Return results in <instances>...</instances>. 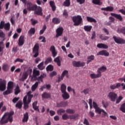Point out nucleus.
Returning a JSON list of instances; mask_svg holds the SVG:
<instances>
[{
  "label": "nucleus",
  "instance_id": "6e6552de",
  "mask_svg": "<svg viewBox=\"0 0 125 125\" xmlns=\"http://www.w3.org/2000/svg\"><path fill=\"white\" fill-rule=\"evenodd\" d=\"M113 39L116 43H118L119 44H125V40L120 38V37H117L116 36H113Z\"/></svg>",
  "mask_w": 125,
  "mask_h": 125
},
{
  "label": "nucleus",
  "instance_id": "09e8293b",
  "mask_svg": "<svg viewBox=\"0 0 125 125\" xmlns=\"http://www.w3.org/2000/svg\"><path fill=\"white\" fill-rule=\"evenodd\" d=\"M70 4H71L70 0H65V1L63 2L64 6H70Z\"/></svg>",
  "mask_w": 125,
  "mask_h": 125
},
{
  "label": "nucleus",
  "instance_id": "603ef678",
  "mask_svg": "<svg viewBox=\"0 0 125 125\" xmlns=\"http://www.w3.org/2000/svg\"><path fill=\"white\" fill-rule=\"evenodd\" d=\"M62 77H65L66 76V78L69 77V75H68V71L67 70H64L62 72Z\"/></svg>",
  "mask_w": 125,
  "mask_h": 125
},
{
  "label": "nucleus",
  "instance_id": "412c9836",
  "mask_svg": "<svg viewBox=\"0 0 125 125\" xmlns=\"http://www.w3.org/2000/svg\"><path fill=\"white\" fill-rule=\"evenodd\" d=\"M121 86V83H118L116 84L110 85V88L111 89H116V88H119Z\"/></svg>",
  "mask_w": 125,
  "mask_h": 125
},
{
  "label": "nucleus",
  "instance_id": "f704fd0d",
  "mask_svg": "<svg viewBox=\"0 0 125 125\" xmlns=\"http://www.w3.org/2000/svg\"><path fill=\"white\" fill-rule=\"evenodd\" d=\"M37 104H38V102H34L33 103V109H34V110H36V111L40 112V109H39V107L37 106Z\"/></svg>",
  "mask_w": 125,
  "mask_h": 125
},
{
  "label": "nucleus",
  "instance_id": "dca6fc26",
  "mask_svg": "<svg viewBox=\"0 0 125 125\" xmlns=\"http://www.w3.org/2000/svg\"><path fill=\"white\" fill-rule=\"evenodd\" d=\"M62 93V96L64 100H67V99H69V98H70V95L69 94V93H68V92H67V91L63 92Z\"/></svg>",
  "mask_w": 125,
  "mask_h": 125
},
{
  "label": "nucleus",
  "instance_id": "c85d7f7f",
  "mask_svg": "<svg viewBox=\"0 0 125 125\" xmlns=\"http://www.w3.org/2000/svg\"><path fill=\"white\" fill-rule=\"evenodd\" d=\"M106 70H107V68H106V67L102 66L98 69L97 73H99L101 76V73H102V72H105Z\"/></svg>",
  "mask_w": 125,
  "mask_h": 125
},
{
  "label": "nucleus",
  "instance_id": "6e6d98bb",
  "mask_svg": "<svg viewBox=\"0 0 125 125\" xmlns=\"http://www.w3.org/2000/svg\"><path fill=\"white\" fill-rule=\"evenodd\" d=\"M46 69L47 71H53V66L52 65H49Z\"/></svg>",
  "mask_w": 125,
  "mask_h": 125
},
{
  "label": "nucleus",
  "instance_id": "72a5a7b5",
  "mask_svg": "<svg viewBox=\"0 0 125 125\" xmlns=\"http://www.w3.org/2000/svg\"><path fill=\"white\" fill-rule=\"evenodd\" d=\"M80 116L79 114H75L72 115H69L70 120H74L75 119H78V117Z\"/></svg>",
  "mask_w": 125,
  "mask_h": 125
},
{
  "label": "nucleus",
  "instance_id": "3c124183",
  "mask_svg": "<svg viewBox=\"0 0 125 125\" xmlns=\"http://www.w3.org/2000/svg\"><path fill=\"white\" fill-rule=\"evenodd\" d=\"M16 107L19 108V109H21L22 108V102L19 101L16 104Z\"/></svg>",
  "mask_w": 125,
  "mask_h": 125
},
{
  "label": "nucleus",
  "instance_id": "f03ea898",
  "mask_svg": "<svg viewBox=\"0 0 125 125\" xmlns=\"http://www.w3.org/2000/svg\"><path fill=\"white\" fill-rule=\"evenodd\" d=\"M32 93V91H29L27 93V95L24 96L23 99L24 109H28L29 107V104L31 103V100L33 97V95L31 94Z\"/></svg>",
  "mask_w": 125,
  "mask_h": 125
},
{
  "label": "nucleus",
  "instance_id": "20e7f679",
  "mask_svg": "<svg viewBox=\"0 0 125 125\" xmlns=\"http://www.w3.org/2000/svg\"><path fill=\"white\" fill-rule=\"evenodd\" d=\"M13 90V82L10 81L8 83L7 89L3 93L4 95H7L12 92Z\"/></svg>",
  "mask_w": 125,
  "mask_h": 125
},
{
  "label": "nucleus",
  "instance_id": "052dcab7",
  "mask_svg": "<svg viewBox=\"0 0 125 125\" xmlns=\"http://www.w3.org/2000/svg\"><path fill=\"white\" fill-rule=\"evenodd\" d=\"M52 61V59L51 57L48 58L46 59L45 63L46 64H48V63H51V62Z\"/></svg>",
  "mask_w": 125,
  "mask_h": 125
},
{
  "label": "nucleus",
  "instance_id": "8fccbe9b",
  "mask_svg": "<svg viewBox=\"0 0 125 125\" xmlns=\"http://www.w3.org/2000/svg\"><path fill=\"white\" fill-rule=\"evenodd\" d=\"M62 120H68V119H70V115H68L67 114H64L62 116Z\"/></svg>",
  "mask_w": 125,
  "mask_h": 125
},
{
  "label": "nucleus",
  "instance_id": "864d4df0",
  "mask_svg": "<svg viewBox=\"0 0 125 125\" xmlns=\"http://www.w3.org/2000/svg\"><path fill=\"white\" fill-rule=\"evenodd\" d=\"M120 110L123 113H125V103H124L122 105H121V106L120 107Z\"/></svg>",
  "mask_w": 125,
  "mask_h": 125
},
{
  "label": "nucleus",
  "instance_id": "1a4fd4ad",
  "mask_svg": "<svg viewBox=\"0 0 125 125\" xmlns=\"http://www.w3.org/2000/svg\"><path fill=\"white\" fill-rule=\"evenodd\" d=\"M108 97L111 101H112V102H115V101H116V99H117V97H118V95H117V94H116L115 92H111L109 93Z\"/></svg>",
  "mask_w": 125,
  "mask_h": 125
},
{
  "label": "nucleus",
  "instance_id": "774afa93",
  "mask_svg": "<svg viewBox=\"0 0 125 125\" xmlns=\"http://www.w3.org/2000/svg\"><path fill=\"white\" fill-rule=\"evenodd\" d=\"M83 124L84 125H89V122H88V120L86 119V118H85L84 119Z\"/></svg>",
  "mask_w": 125,
  "mask_h": 125
},
{
  "label": "nucleus",
  "instance_id": "ea45409f",
  "mask_svg": "<svg viewBox=\"0 0 125 125\" xmlns=\"http://www.w3.org/2000/svg\"><path fill=\"white\" fill-rule=\"evenodd\" d=\"M117 33H118L119 34H121V33H122V34L125 35V27H122V29H118Z\"/></svg>",
  "mask_w": 125,
  "mask_h": 125
},
{
  "label": "nucleus",
  "instance_id": "37998d69",
  "mask_svg": "<svg viewBox=\"0 0 125 125\" xmlns=\"http://www.w3.org/2000/svg\"><path fill=\"white\" fill-rule=\"evenodd\" d=\"M4 28L5 29V30L8 31L9 29H10V23H9V22L5 23L4 24Z\"/></svg>",
  "mask_w": 125,
  "mask_h": 125
},
{
  "label": "nucleus",
  "instance_id": "bb28decb",
  "mask_svg": "<svg viewBox=\"0 0 125 125\" xmlns=\"http://www.w3.org/2000/svg\"><path fill=\"white\" fill-rule=\"evenodd\" d=\"M90 77L91 79H97L98 78H100L101 76L100 75V74L98 73V74H96L94 73H92L90 75Z\"/></svg>",
  "mask_w": 125,
  "mask_h": 125
},
{
  "label": "nucleus",
  "instance_id": "4c0bfd02",
  "mask_svg": "<svg viewBox=\"0 0 125 125\" xmlns=\"http://www.w3.org/2000/svg\"><path fill=\"white\" fill-rule=\"evenodd\" d=\"M28 119H29V116H28V113H25V114H24V118L22 119V122L23 123H25L26 122L28 121Z\"/></svg>",
  "mask_w": 125,
  "mask_h": 125
},
{
  "label": "nucleus",
  "instance_id": "aec40b11",
  "mask_svg": "<svg viewBox=\"0 0 125 125\" xmlns=\"http://www.w3.org/2000/svg\"><path fill=\"white\" fill-rule=\"evenodd\" d=\"M86 20L88 22H90V23H97V21L92 17H86Z\"/></svg>",
  "mask_w": 125,
  "mask_h": 125
},
{
  "label": "nucleus",
  "instance_id": "4be33fe9",
  "mask_svg": "<svg viewBox=\"0 0 125 125\" xmlns=\"http://www.w3.org/2000/svg\"><path fill=\"white\" fill-rule=\"evenodd\" d=\"M42 98H43V99H47L48 98H50L51 95L50 94L45 92L43 94H42Z\"/></svg>",
  "mask_w": 125,
  "mask_h": 125
},
{
  "label": "nucleus",
  "instance_id": "f257e3e1",
  "mask_svg": "<svg viewBox=\"0 0 125 125\" xmlns=\"http://www.w3.org/2000/svg\"><path fill=\"white\" fill-rule=\"evenodd\" d=\"M13 115V112H7L4 114L1 119L0 120V125H4V124H7L8 122L12 123L13 119L12 116Z\"/></svg>",
  "mask_w": 125,
  "mask_h": 125
},
{
  "label": "nucleus",
  "instance_id": "338daca9",
  "mask_svg": "<svg viewBox=\"0 0 125 125\" xmlns=\"http://www.w3.org/2000/svg\"><path fill=\"white\" fill-rule=\"evenodd\" d=\"M100 38L102 40V41H107V40H109V37L107 36H101Z\"/></svg>",
  "mask_w": 125,
  "mask_h": 125
},
{
  "label": "nucleus",
  "instance_id": "5701e85b",
  "mask_svg": "<svg viewBox=\"0 0 125 125\" xmlns=\"http://www.w3.org/2000/svg\"><path fill=\"white\" fill-rule=\"evenodd\" d=\"M111 15L112 16H114V17H115L116 19H118V20H120V21H122L123 20V17H122V16L121 15H118L117 14L111 13Z\"/></svg>",
  "mask_w": 125,
  "mask_h": 125
},
{
  "label": "nucleus",
  "instance_id": "2eb2a0df",
  "mask_svg": "<svg viewBox=\"0 0 125 125\" xmlns=\"http://www.w3.org/2000/svg\"><path fill=\"white\" fill-rule=\"evenodd\" d=\"M25 42V39L23 36H21L19 38L18 44L19 46H22Z\"/></svg>",
  "mask_w": 125,
  "mask_h": 125
},
{
  "label": "nucleus",
  "instance_id": "f3484780",
  "mask_svg": "<svg viewBox=\"0 0 125 125\" xmlns=\"http://www.w3.org/2000/svg\"><path fill=\"white\" fill-rule=\"evenodd\" d=\"M97 46L98 48H103V49H107L109 47L108 45L104 43H98Z\"/></svg>",
  "mask_w": 125,
  "mask_h": 125
},
{
  "label": "nucleus",
  "instance_id": "c9c22d12",
  "mask_svg": "<svg viewBox=\"0 0 125 125\" xmlns=\"http://www.w3.org/2000/svg\"><path fill=\"white\" fill-rule=\"evenodd\" d=\"M92 60H94V56L91 55V56L87 57V64L90 63V62L92 61Z\"/></svg>",
  "mask_w": 125,
  "mask_h": 125
},
{
  "label": "nucleus",
  "instance_id": "39448f33",
  "mask_svg": "<svg viewBox=\"0 0 125 125\" xmlns=\"http://www.w3.org/2000/svg\"><path fill=\"white\" fill-rule=\"evenodd\" d=\"M72 20L74 23V26H79V25L82 23V21H83V18H82V16L78 15L73 17L72 18Z\"/></svg>",
  "mask_w": 125,
  "mask_h": 125
},
{
  "label": "nucleus",
  "instance_id": "9d476101",
  "mask_svg": "<svg viewBox=\"0 0 125 125\" xmlns=\"http://www.w3.org/2000/svg\"><path fill=\"white\" fill-rule=\"evenodd\" d=\"M39 48H40L39 43L35 44L33 49V53L34 54V57L35 58L39 56Z\"/></svg>",
  "mask_w": 125,
  "mask_h": 125
},
{
  "label": "nucleus",
  "instance_id": "7ed1b4c3",
  "mask_svg": "<svg viewBox=\"0 0 125 125\" xmlns=\"http://www.w3.org/2000/svg\"><path fill=\"white\" fill-rule=\"evenodd\" d=\"M93 107L95 108V112L96 113H98L100 115L103 114L104 116L107 115V113L105 112V110L100 108V107L98 106V104H97L95 102H93Z\"/></svg>",
  "mask_w": 125,
  "mask_h": 125
},
{
  "label": "nucleus",
  "instance_id": "b1692460",
  "mask_svg": "<svg viewBox=\"0 0 125 125\" xmlns=\"http://www.w3.org/2000/svg\"><path fill=\"white\" fill-rule=\"evenodd\" d=\"M3 49H4V45L3 42H0V56H2L3 53Z\"/></svg>",
  "mask_w": 125,
  "mask_h": 125
},
{
  "label": "nucleus",
  "instance_id": "e2e57ef3",
  "mask_svg": "<svg viewBox=\"0 0 125 125\" xmlns=\"http://www.w3.org/2000/svg\"><path fill=\"white\" fill-rule=\"evenodd\" d=\"M4 25H5L4 21H1L0 23V29H3L4 28Z\"/></svg>",
  "mask_w": 125,
  "mask_h": 125
},
{
  "label": "nucleus",
  "instance_id": "79ce46f5",
  "mask_svg": "<svg viewBox=\"0 0 125 125\" xmlns=\"http://www.w3.org/2000/svg\"><path fill=\"white\" fill-rule=\"evenodd\" d=\"M36 76H40V71L35 69L33 70V77L36 78Z\"/></svg>",
  "mask_w": 125,
  "mask_h": 125
},
{
  "label": "nucleus",
  "instance_id": "f8f14e48",
  "mask_svg": "<svg viewBox=\"0 0 125 125\" xmlns=\"http://www.w3.org/2000/svg\"><path fill=\"white\" fill-rule=\"evenodd\" d=\"M73 66L74 67H83L85 65V62H81L80 61H74L72 62Z\"/></svg>",
  "mask_w": 125,
  "mask_h": 125
},
{
  "label": "nucleus",
  "instance_id": "473e14b6",
  "mask_svg": "<svg viewBox=\"0 0 125 125\" xmlns=\"http://www.w3.org/2000/svg\"><path fill=\"white\" fill-rule=\"evenodd\" d=\"M38 86H39V82H36L31 87L32 91H35V90H36L38 88Z\"/></svg>",
  "mask_w": 125,
  "mask_h": 125
},
{
  "label": "nucleus",
  "instance_id": "ddd939ff",
  "mask_svg": "<svg viewBox=\"0 0 125 125\" xmlns=\"http://www.w3.org/2000/svg\"><path fill=\"white\" fill-rule=\"evenodd\" d=\"M63 31H64L63 27H59L57 29L56 37L59 38V37H61L63 34Z\"/></svg>",
  "mask_w": 125,
  "mask_h": 125
},
{
  "label": "nucleus",
  "instance_id": "5fc2aeb1",
  "mask_svg": "<svg viewBox=\"0 0 125 125\" xmlns=\"http://www.w3.org/2000/svg\"><path fill=\"white\" fill-rule=\"evenodd\" d=\"M35 30L34 28H31L29 31H28V34L29 35H34L35 34Z\"/></svg>",
  "mask_w": 125,
  "mask_h": 125
},
{
  "label": "nucleus",
  "instance_id": "a878e982",
  "mask_svg": "<svg viewBox=\"0 0 125 125\" xmlns=\"http://www.w3.org/2000/svg\"><path fill=\"white\" fill-rule=\"evenodd\" d=\"M54 62L57 63V65L60 67L61 66V61L60 60V57H57L54 60Z\"/></svg>",
  "mask_w": 125,
  "mask_h": 125
},
{
  "label": "nucleus",
  "instance_id": "a211bd4d",
  "mask_svg": "<svg viewBox=\"0 0 125 125\" xmlns=\"http://www.w3.org/2000/svg\"><path fill=\"white\" fill-rule=\"evenodd\" d=\"M97 55H104V56H109V52L106 50H102L97 54Z\"/></svg>",
  "mask_w": 125,
  "mask_h": 125
},
{
  "label": "nucleus",
  "instance_id": "680f3d73",
  "mask_svg": "<svg viewBox=\"0 0 125 125\" xmlns=\"http://www.w3.org/2000/svg\"><path fill=\"white\" fill-rule=\"evenodd\" d=\"M62 15L63 17H65V18H67L68 17V12H67V10H64Z\"/></svg>",
  "mask_w": 125,
  "mask_h": 125
},
{
  "label": "nucleus",
  "instance_id": "bf43d9fd",
  "mask_svg": "<svg viewBox=\"0 0 125 125\" xmlns=\"http://www.w3.org/2000/svg\"><path fill=\"white\" fill-rule=\"evenodd\" d=\"M20 89H19V87L17 86L15 90V94L16 95H17V94H18V93H20Z\"/></svg>",
  "mask_w": 125,
  "mask_h": 125
},
{
  "label": "nucleus",
  "instance_id": "e433bc0d",
  "mask_svg": "<svg viewBox=\"0 0 125 125\" xmlns=\"http://www.w3.org/2000/svg\"><path fill=\"white\" fill-rule=\"evenodd\" d=\"M60 19L57 18H54L52 19V22L54 24H59L60 23Z\"/></svg>",
  "mask_w": 125,
  "mask_h": 125
},
{
  "label": "nucleus",
  "instance_id": "58836bf2",
  "mask_svg": "<svg viewBox=\"0 0 125 125\" xmlns=\"http://www.w3.org/2000/svg\"><path fill=\"white\" fill-rule=\"evenodd\" d=\"M38 68L39 69V70H42L43 69H44V66H43V62H41L38 65Z\"/></svg>",
  "mask_w": 125,
  "mask_h": 125
},
{
  "label": "nucleus",
  "instance_id": "a18cd8bd",
  "mask_svg": "<svg viewBox=\"0 0 125 125\" xmlns=\"http://www.w3.org/2000/svg\"><path fill=\"white\" fill-rule=\"evenodd\" d=\"M67 91L68 92H73V94H76V92H75V89L71 88V86H69L67 87Z\"/></svg>",
  "mask_w": 125,
  "mask_h": 125
},
{
  "label": "nucleus",
  "instance_id": "de8ad7c7",
  "mask_svg": "<svg viewBox=\"0 0 125 125\" xmlns=\"http://www.w3.org/2000/svg\"><path fill=\"white\" fill-rule=\"evenodd\" d=\"M66 112L67 113V114H75V110L72 109H67L66 110Z\"/></svg>",
  "mask_w": 125,
  "mask_h": 125
},
{
  "label": "nucleus",
  "instance_id": "69168bd1",
  "mask_svg": "<svg viewBox=\"0 0 125 125\" xmlns=\"http://www.w3.org/2000/svg\"><path fill=\"white\" fill-rule=\"evenodd\" d=\"M39 40H42V42H46V41L45 40V37H43V36H40L39 37Z\"/></svg>",
  "mask_w": 125,
  "mask_h": 125
},
{
  "label": "nucleus",
  "instance_id": "6ab92c4d",
  "mask_svg": "<svg viewBox=\"0 0 125 125\" xmlns=\"http://www.w3.org/2000/svg\"><path fill=\"white\" fill-rule=\"evenodd\" d=\"M26 4L27 5L28 10H34V5L33 6V4L31 2H27Z\"/></svg>",
  "mask_w": 125,
  "mask_h": 125
},
{
  "label": "nucleus",
  "instance_id": "7c9ffc66",
  "mask_svg": "<svg viewBox=\"0 0 125 125\" xmlns=\"http://www.w3.org/2000/svg\"><path fill=\"white\" fill-rule=\"evenodd\" d=\"M67 88V86L65 84L62 83L61 85V91L62 93L66 92V89Z\"/></svg>",
  "mask_w": 125,
  "mask_h": 125
},
{
  "label": "nucleus",
  "instance_id": "2f4dec72",
  "mask_svg": "<svg viewBox=\"0 0 125 125\" xmlns=\"http://www.w3.org/2000/svg\"><path fill=\"white\" fill-rule=\"evenodd\" d=\"M49 3L53 11H55V10H56V6H55V3H54V2L53 1H50Z\"/></svg>",
  "mask_w": 125,
  "mask_h": 125
},
{
  "label": "nucleus",
  "instance_id": "4468645a",
  "mask_svg": "<svg viewBox=\"0 0 125 125\" xmlns=\"http://www.w3.org/2000/svg\"><path fill=\"white\" fill-rule=\"evenodd\" d=\"M50 51L52 52L53 57H56V55H57V51L55 49V47L54 46H51Z\"/></svg>",
  "mask_w": 125,
  "mask_h": 125
},
{
  "label": "nucleus",
  "instance_id": "c756f323",
  "mask_svg": "<svg viewBox=\"0 0 125 125\" xmlns=\"http://www.w3.org/2000/svg\"><path fill=\"white\" fill-rule=\"evenodd\" d=\"M83 29L86 32H90L92 29V26L91 25H85L84 26Z\"/></svg>",
  "mask_w": 125,
  "mask_h": 125
},
{
  "label": "nucleus",
  "instance_id": "cd10ccee",
  "mask_svg": "<svg viewBox=\"0 0 125 125\" xmlns=\"http://www.w3.org/2000/svg\"><path fill=\"white\" fill-rule=\"evenodd\" d=\"M101 10H104L105 11H113L114 10V8L112 6H108L105 8H102Z\"/></svg>",
  "mask_w": 125,
  "mask_h": 125
},
{
  "label": "nucleus",
  "instance_id": "49530a36",
  "mask_svg": "<svg viewBox=\"0 0 125 125\" xmlns=\"http://www.w3.org/2000/svg\"><path fill=\"white\" fill-rule=\"evenodd\" d=\"M2 69L3 71H8V69H9V65H8L7 64H3Z\"/></svg>",
  "mask_w": 125,
  "mask_h": 125
},
{
  "label": "nucleus",
  "instance_id": "9b49d317",
  "mask_svg": "<svg viewBox=\"0 0 125 125\" xmlns=\"http://www.w3.org/2000/svg\"><path fill=\"white\" fill-rule=\"evenodd\" d=\"M20 76H21V77L19 79V81L21 82H24L25 80H26L27 78H28V76H29V71H24L22 73H21Z\"/></svg>",
  "mask_w": 125,
  "mask_h": 125
},
{
  "label": "nucleus",
  "instance_id": "4d7b16f0",
  "mask_svg": "<svg viewBox=\"0 0 125 125\" xmlns=\"http://www.w3.org/2000/svg\"><path fill=\"white\" fill-rule=\"evenodd\" d=\"M123 97L122 96H120L118 97V98L116 100V104H119L122 100H123Z\"/></svg>",
  "mask_w": 125,
  "mask_h": 125
},
{
  "label": "nucleus",
  "instance_id": "0e129e2a",
  "mask_svg": "<svg viewBox=\"0 0 125 125\" xmlns=\"http://www.w3.org/2000/svg\"><path fill=\"white\" fill-rule=\"evenodd\" d=\"M57 75V73L56 71H53L50 73V77L52 78V77H54V76H56Z\"/></svg>",
  "mask_w": 125,
  "mask_h": 125
},
{
  "label": "nucleus",
  "instance_id": "13d9d810",
  "mask_svg": "<svg viewBox=\"0 0 125 125\" xmlns=\"http://www.w3.org/2000/svg\"><path fill=\"white\" fill-rule=\"evenodd\" d=\"M62 113H65V110L63 109L58 110L57 114L58 115H62Z\"/></svg>",
  "mask_w": 125,
  "mask_h": 125
},
{
  "label": "nucleus",
  "instance_id": "c03bdc74",
  "mask_svg": "<svg viewBox=\"0 0 125 125\" xmlns=\"http://www.w3.org/2000/svg\"><path fill=\"white\" fill-rule=\"evenodd\" d=\"M68 104L66 102L61 103L58 104V107H67Z\"/></svg>",
  "mask_w": 125,
  "mask_h": 125
},
{
  "label": "nucleus",
  "instance_id": "a19ab883",
  "mask_svg": "<svg viewBox=\"0 0 125 125\" xmlns=\"http://www.w3.org/2000/svg\"><path fill=\"white\" fill-rule=\"evenodd\" d=\"M92 3H94V4H97L98 5H101V4H102L100 0H92Z\"/></svg>",
  "mask_w": 125,
  "mask_h": 125
},
{
  "label": "nucleus",
  "instance_id": "423d86ee",
  "mask_svg": "<svg viewBox=\"0 0 125 125\" xmlns=\"http://www.w3.org/2000/svg\"><path fill=\"white\" fill-rule=\"evenodd\" d=\"M34 14L37 15H42V9L40 6H37V5H34Z\"/></svg>",
  "mask_w": 125,
  "mask_h": 125
},
{
  "label": "nucleus",
  "instance_id": "0eeeda50",
  "mask_svg": "<svg viewBox=\"0 0 125 125\" xmlns=\"http://www.w3.org/2000/svg\"><path fill=\"white\" fill-rule=\"evenodd\" d=\"M6 89V81L0 79V91H4Z\"/></svg>",
  "mask_w": 125,
  "mask_h": 125
},
{
  "label": "nucleus",
  "instance_id": "393cba45",
  "mask_svg": "<svg viewBox=\"0 0 125 125\" xmlns=\"http://www.w3.org/2000/svg\"><path fill=\"white\" fill-rule=\"evenodd\" d=\"M45 77H46V74L45 73H43V74L37 78L36 80L39 82V83H42V79H43V78H45Z\"/></svg>",
  "mask_w": 125,
  "mask_h": 125
}]
</instances>
